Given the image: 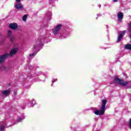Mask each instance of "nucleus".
Returning a JSON list of instances; mask_svg holds the SVG:
<instances>
[{"mask_svg":"<svg viewBox=\"0 0 131 131\" xmlns=\"http://www.w3.org/2000/svg\"><path fill=\"white\" fill-rule=\"evenodd\" d=\"M45 41L43 39H38L36 41V44L33 47V53L30 54V57L35 56L37 52H39L40 47L42 46V42Z\"/></svg>","mask_w":131,"mask_h":131,"instance_id":"obj_1","label":"nucleus"},{"mask_svg":"<svg viewBox=\"0 0 131 131\" xmlns=\"http://www.w3.org/2000/svg\"><path fill=\"white\" fill-rule=\"evenodd\" d=\"M106 104H107V100L103 99L101 103V107L100 110H96L94 113L96 115H104L105 111H106Z\"/></svg>","mask_w":131,"mask_h":131,"instance_id":"obj_2","label":"nucleus"},{"mask_svg":"<svg viewBox=\"0 0 131 131\" xmlns=\"http://www.w3.org/2000/svg\"><path fill=\"white\" fill-rule=\"evenodd\" d=\"M114 81L116 82V83L121 84V85H122L123 86H125V85L128 83V82L123 81V80H121L118 78H115Z\"/></svg>","mask_w":131,"mask_h":131,"instance_id":"obj_3","label":"nucleus"},{"mask_svg":"<svg viewBox=\"0 0 131 131\" xmlns=\"http://www.w3.org/2000/svg\"><path fill=\"white\" fill-rule=\"evenodd\" d=\"M62 27V25L59 24L58 25L56 26L52 30V32L53 34H58L61 30V28Z\"/></svg>","mask_w":131,"mask_h":131,"instance_id":"obj_4","label":"nucleus"},{"mask_svg":"<svg viewBox=\"0 0 131 131\" xmlns=\"http://www.w3.org/2000/svg\"><path fill=\"white\" fill-rule=\"evenodd\" d=\"M126 32V31H123L122 32H118L119 37L117 39V41L118 42H119V41H120L121 40V39L122 38V37H123V36L124 35V34H125Z\"/></svg>","mask_w":131,"mask_h":131,"instance_id":"obj_5","label":"nucleus"},{"mask_svg":"<svg viewBox=\"0 0 131 131\" xmlns=\"http://www.w3.org/2000/svg\"><path fill=\"white\" fill-rule=\"evenodd\" d=\"M8 57H9V54L8 53H5L3 55L0 56V64L3 63V62H4V61H5V60L8 58Z\"/></svg>","mask_w":131,"mask_h":131,"instance_id":"obj_6","label":"nucleus"},{"mask_svg":"<svg viewBox=\"0 0 131 131\" xmlns=\"http://www.w3.org/2000/svg\"><path fill=\"white\" fill-rule=\"evenodd\" d=\"M117 17L119 19L118 22L121 23V22H122V19H123V13L121 12V11H119V12H118Z\"/></svg>","mask_w":131,"mask_h":131,"instance_id":"obj_7","label":"nucleus"},{"mask_svg":"<svg viewBox=\"0 0 131 131\" xmlns=\"http://www.w3.org/2000/svg\"><path fill=\"white\" fill-rule=\"evenodd\" d=\"M17 52H18V48H15L14 49H12L10 53V57H13V56H15V55H16V54L17 53Z\"/></svg>","mask_w":131,"mask_h":131,"instance_id":"obj_8","label":"nucleus"},{"mask_svg":"<svg viewBox=\"0 0 131 131\" xmlns=\"http://www.w3.org/2000/svg\"><path fill=\"white\" fill-rule=\"evenodd\" d=\"M9 27L13 30H15L18 27V25L16 23H12L9 25Z\"/></svg>","mask_w":131,"mask_h":131,"instance_id":"obj_9","label":"nucleus"},{"mask_svg":"<svg viewBox=\"0 0 131 131\" xmlns=\"http://www.w3.org/2000/svg\"><path fill=\"white\" fill-rule=\"evenodd\" d=\"M11 93V90H4L2 91V94L3 96H5L6 97H9V95H10V93Z\"/></svg>","mask_w":131,"mask_h":131,"instance_id":"obj_10","label":"nucleus"},{"mask_svg":"<svg viewBox=\"0 0 131 131\" xmlns=\"http://www.w3.org/2000/svg\"><path fill=\"white\" fill-rule=\"evenodd\" d=\"M15 9H17L18 10H19L20 9H22V8H23V6L21 3H18L15 5Z\"/></svg>","mask_w":131,"mask_h":131,"instance_id":"obj_11","label":"nucleus"},{"mask_svg":"<svg viewBox=\"0 0 131 131\" xmlns=\"http://www.w3.org/2000/svg\"><path fill=\"white\" fill-rule=\"evenodd\" d=\"M25 119V117H24V115L21 116V117L20 118H19L18 119H17V123H14V124H17V123H19V122H21L22 121V120H23V119Z\"/></svg>","mask_w":131,"mask_h":131,"instance_id":"obj_12","label":"nucleus"},{"mask_svg":"<svg viewBox=\"0 0 131 131\" xmlns=\"http://www.w3.org/2000/svg\"><path fill=\"white\" fill-rule=\"evenodd\" d=\"M125 49L126 50H129V51H131V44H126L124 46Z\"/></svg>","mask_w":131,"mask_h":131,"instance_id":"obj_13","label":"nucleus"},{"mask_svg":"<svg viewBox=\"0 0 131 131\" xmlns=\"http://www.w3.org/2000/svg\"><path fill=\"white\" fill-rule=\"evenodd\" d=\"M46 17L47 18V20H51V17H52V13L49 12L47 14Z\"/></svg>","mask_w":131,"mask_h":131,"instance_id":"obj_14","label":"nucleus"},{"mask_svg":"<svg viewBox=\"0 0 131 131\" xmlns=\"http://www.w3.org/2000/svg\"><path fill=\"white\" fill-rule=\"evenodd\" d=\"M6 128V125H2L0 126V131H5V128Z\"/></svg>","mask_w":131,"mask_h":131,"instance_id":"obj_15","label":"nucleus"},{"mask_svg":"<svg viewBox=\"0 0 131 131\" xmlns=\"http://www.w3.org/2000/svg\"><path fill=\"white\" fill-rule=\"evenodd\" d=\"M27 19V15H25L23 17V21H24V22L26 21V20Z\"/></svg>","mask_w":131,"mask_h":131,"instance_id":"obj_16","label":"nucleus"},{"mask_svg":"<svg viewBox=\"0 0 131 131\" xmlns=\"http://www.w3.org/2000/svg\"><path fill=\"white\" fill-rule=\"evenodd\" d=\"M68 36V34L65 35V34H63L61 36V38H66Z\"/></svg>","mask_w":131,"mask_h":131,"instance_id":"obj_17","label":"nucleus"},{"mask_svg":"<svg viewBox=\"0 0 131 131\" xmlns=\"http://www.w3.org/2000/svg\"><path fill=\"white\" fill-rule=\"evenodd\" d=\"M10 40H11V41H12V42H13V41H15V37H14V36H11V37H10Z\"/></svg>","mask_w":131,"mask_h":131,"instance_id":"obj_18","label":"nucleus"},{"mask_svg":"<svg viewBox=\"0 0 131 131\" xmlns=\"http://www.w3.org/2000/svg\"><path fill=\"white\" fill-rule=\"evenodd\" d=\"M8 35L9 37H11V36H12V32L10 30L8 31Z\"/></svg>","mask_w":131,"mask_h":131,"instance_id":"obj_19","label":"nucleus"},{"mask_svg":"<svg viewBox=\"0 0 131 131\" xmlns=\"http://www.w3.org/2000/svg\"><path fill=\"white\" fill-rule=\"evenodd\" d=\"M31 103L33 104V105H35L36 104V101L34 99H33L31 101Z\"/></svg>","mask_w":131,"mask_h":131,"instance_id":"obj_20","label":"nucleus"},{"mask_svg":"<svg viewBox=\"0 0 131 131\" xmlns=\"http://www.w3.org/2000/svg\"><path fill=\"white\" fill-rule=\"evenodd\" d=\"M129 128L131 129V118H130L129 119Z\"/></svg>","mask_w":131,"mask_h":131,"instance_id":"obj_21","label":"nucleus"},{"mask_svg":"<svg viewBox=\"0 0 131 131\" xmlns=\"http://www.w3.org/2000/svg\"><path fill=\"white\" fill-rule=\"evenodd\" d=\"M56 81H58V79H55V80H53L52 83H54V82H56Z\"/></svg>","mask_w":131,"mask_h":131,"instance_id":"obj_22","label":"nucleus"},{"mask_svg":"<svg viewBox=\"0 0 131 131\" xmlns=\"http://www.w3.org/2000/svg\"><path fill=\"white\" fill-rule=\"evenodd\" d=\"M113 2L114 3H117V2H118V0H113Z\"/></svg>","mask_w":131,"mask_h":131,"instance_id":"obj_23","label":"nucleus"},{"mask_svg":"<svg viewBox=\"0 0 131 131\" xmlns=\"http://www.w3.org/2000/svg\"><path fill=\"white\" fill-rule=\"evenodd\" d=\"M16 3H20L21 2V0H16Z\"/></svg>","mask_w":131,"mask_h":131,"instance_id":"obj_24","label":"nucleus"},{"mask_svg":"<svg viewBox=\"0 0 131 131\" xmlns=\"http://www.w3.org/2000/svg\"><path fill=\"white\" fill-rule=\"evenodd\" d=\"M98 7H99V8H101V5H98Z\"/></svg>","mask_w":131,"mask_h":131,"instance_id":"obj_25","label":"nucleus"},{"mask_svg":"<svg viewBox=\"0 0 131 131\" xmlns=\"http://www.w3.org/2000/svg\"><path fill=\"white\" fill-rule=\"evenodd\" d=\"M52 85H53V84H51V86H52Z\"/></svg>","mask_w":131,"mask_h":131,"instance_id":"obj_26","label":"nucleus"}]
</instances>
